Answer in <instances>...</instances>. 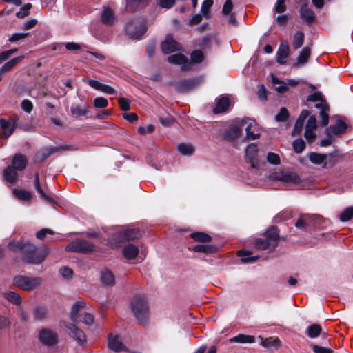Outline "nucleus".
Segmentation results:
<instances>
[{"mask_svg": "<svg viewBox=\"0 0 353 353\" xmlns=\"http://www.w3.org/2000/svg\"><path fill=\"white\" fill-rule=\"evenodd\" d=\"M8 248L14 252L22 253V260L30 264H41L49 253L47 247L43 246L38 249L29 241H10L8 243Z\"/></svg>", "mask_w": 353, "mask_h": 353, "instance_id": "nucleus-1", "label": "nucleus"}, {"mask_svg": "<svg viewBox=\"0 0 353 353\" xmlns=\"http://www.w3.org/2000/svg\"><path fill=\"white\" fill-rule=\"evenodd\" d=\"M279 242V230L276 227L272 226L265 231L263 237L256 239L254 244L255 248L259 250L272 252L275 250Z\"/></svg>", "mask_w": 353, "mask_h": 353, "instance_id": "nucleus-2", "label": "nucleus"}, {"mask_svg": "<svg viewBox=\"0 0 353 353\" xmlns=\"http://www.w3.org/2000/svg\"><path fill=\"white\" fill-rule=\"evenodd\" d=\"M131 308L137 320L141 324H145L150 316L148 303L144 297L135 296L131 301Z\"/></svg>", "mask_w": 353, "mask_h": 353, "instance_id": "nucleus-3", "label": "nucleus"}, {"mask_svg": "<svg viewBox=\"0 0 353 353\" xmlns=\"http://www.w3.org/2000/svg\"><path fill=\"white\" fill-rule=\"evenodd\" d=\"M41 283L42 279L40 277H30L23 275H17L12 279L14 286L28 292L38 288Z\"/></svg>", "mask_w": 353, "mask_h": 353, "instance_id": "nucleus-4", "label": "nucleus"}, {"mask_svg": "<svg viewBox=\"0 0 353 353\" xmlns=\"http://www.w3.org/2000/svg\"><path fill=\"white\" fill-rule=\"evenodd\" d=\"M326 220L317 214H301L295 223V227L307 230L309 228H319Z\"/></svg>", "mask_w": 353, "mask_h": 353, "instance_id": "nucleus-5", "label": "nucleus"}, {"mask_svg": "<svg viewBox=\"0 0 353 353\" xmlns=\"http://www.w3.org/2000/svg\"><path fill=\"white\" fill-rule=\"evenodd\" d=\"M307 101L318 102L315 107L320 110V117L321 118V125H327L329 123V105L322 99V94L320 92L309 95Z\"/></svg>", "mask_w": 353, "mask_h": 353, "instance_id": "nucleus-6", "label": "nucleus"}, {"mask_svg": "<svg viewBox=\"0 0 353 353\" xmlns=\"http://www.w3.org/2000/svg\"><path fill=\"white\" fill-rule=\"evenodd\" d=\"M139 236L138 229H128L115 232L108 241L111 247H117L125 241L134 240Z\"/></svg>", "mask_w": 353, "mask_h": 353, "instance_id": "nucleus-7", "label": "nucleus"}, {"mask_svg": "<svg viewBox=\"0 0 353 353\" xmlns=\"http://www.w3.org/2000/svg\"><path fill=\"white\" fill-rule=\"evenodd\" d=\"M76 150L77 148L75 146L66 144L59 145L55 147H47L41 149L39 152H38L35 157L37 161H43L53 153L59 152L60 151H70Z\"/></svg>", "mask_w": 353, "mask_h": 353, "instance_id": "nucleus-8", "label": "nucleus"}, {"mask_svg": "<svg viewBox=\"0 0 353 353\" xmlns=\"http://www.w3.org/2000/svg\"><path fill=\"white\" fill-rule=\"evenodd\" d=\"M239 125L241 128L246 125L245 132L247 139L254 140L259 138V127L255 120H252L250 118H243L239 119Z\"/></svg>", "mask_w": 353, "mask_h": 353, "instance_id": "nucleus-9", "label": "nucleus"}, {"mask_svg": "<svg viewBox=\"0 0 353 353\" xmlns=\"http://www.w3.org/2000/svg\"><path fill=\"white\" fill-rule=\"evenodd\" d=\"M144 23L138 21L128 22L125 26L126 33L132 38L139 39L145 32Z\"/></svg>", "mask_w": 353, "mask_h": 353, "instance_id": "nucleus-10", "label": "nucleus"}, {"mask_svg": "<svg viewBox=\"0 0 353 353\" xmlns=\"http://www.w3.org/2000/svg\"><path fill=\"white\" fill-rule=\"evenodd\" d=\"M38 336L39 341L47 346H53L58 343L57 333L49 328H42Z\"/></svg>", "mask_w": 353, "mask_h": 353, "instance_id": "nucleus-11", "label": "nucleus"}, {"mask_svg": "<svg viewBox=\"0 0 353 353\" xmlns=\"http://www.w3.org/2000/svg\"><path fill=\"white\" fill-rule=\"evenodd\" d=\"M94 249V245L86 240H77L66 247V250L74 252H90Z\"/></svg>", "mask_w": 353, "mask_h": 353, "instance_id": "nucleus-12", "label": "nucleus"}, {"mask_svg": "<svg viewBox=\"0 0 353 353\" xmlns=\"http://www.w3.org/2000/svg\"><path fill=\"white\" fill-rule=\"evenodd\" d=\"M65 331L73 338L79 345H82L86 341V336L83 330L79 328L73 323L65 324Z\"/></svg>", "mask_w": 353, "mask_h": 353, "instance_id": "nucleus-13", "label": "nucleus"}, {"mask_svg": "<svg viewBox=\"0 0 353 353\" xmlns=\"http://www.w3.org/2000/svg\"><path fill=\"white\" fill-rule=\"evenodd\" d=\"M34 188L39 194L40 198L45 202L52 205L55 203V201L52 194L46 192L41 187L38 173H36L34 175Z\"/></svg>", "mask_w": 353, "mask_h": 353, "instance_id": "nucleus-14", "label": "nucleus"}, {"mask_svg": "<svg viewBox=\"0 0 353 353\" xmlns=\"http://www.w3.org/2000/svg\"><path fill=\"white\" fill-rule=\"evenodd\" d=\"M181 48V45L178 43L171 35H167L161 43V49L165 54H169L180 50Z\"/></svg>", "mask_w": 353, "mask_h": 353, "instance_id": "nucleus-15", "label": "nucleus"}, {"mask_svg": "<svg viewBox=\"0 0 353 353\" xmlns=\"http://www.w3.org/2000/svg\"><path fill=\"white\" fill-rule=\"evenodd\" d=\"M241 132L239 120H236V123L232 124L223 133V138L226 141H232L240 137Z\"/></svg>", "mask_w": 353, "mask_h": 353, "instance_id": "nucleus-16", "label": "nucleus"}, {"mask_svg": "<svg viewBox=\"0 0 353 353\" xmlns=\"http://www.w3.org/2000/svg\"><path fill=\"white\" fill-rule=\"evenodd\" d=\"M274 179L285 183H298L300 181L299 176L294 172L291 171H281L274 174Z\"/></svg>", "mask_w": 353, "mask_h": 353, "instance_id": "nucleus-17", "label": "nucleus"}, {"mask_svg": "<svg viewBox=\"0 0 353 353\" xmlns=\"http://www.w3.org/2000/svg\"><path fill=\"white\" fill-rule=\"evenodd\" d=\"M303 4L300 9L301 18L307 23L310 24L315 20V14L313 10L307 7V0H300Z\"/></svg>", "mask_w": 353, "mask_h": 353, "instance_id": "nucleus-18", "label": "nucleus"}, {"mask_svg": "<svg viewBox=\"0 0 353 353\" xmlns=\"http://www.w3.org/2000/svg\"><path fill=\"white\" fill-rule=\"evenodd\" d=\"M346 129V123L341 120H338L334 125H330L326 129V134L327 137H333L345 133Z\"/></svg>", "mask_w": 353, "mask_h": 353, "instance_id": "nucleus-19", "label": "nucleus"}, {"mask_svg": "<svg viewBox=\"0 0 353 353\" xmlns=\"http://www.w3.org/2000/svg\"><path fill=\"white\" fill-rule=\"evenodd\" d=\"M289 54V46L286 41L281 42L276 54V61L280 64L286 63Z\"/></svg>", "mask_w": 353, "mask_h": 353, "instance_id": "nucleus-20", "label": "nucleus"}, {"mask_svg": "<svg viewBox=\"0 0 353 353\" xmlns=\"http://www.w3.org/2000/svg\"><path fill=\"white\" fill-rule=\"evenodd\" d=\"M18 120V117L15 116L14 117V122L11 125L9 121L3 119H0V126L3 130V133L2 137L7 139L10 137L14 132V129L17 128V121Z\"/></svg>", "mask_w": 353, "mask_h": 353, "instance_id": "nucleus-21", "label": "nucleus"}, {"mask_svg": "<svg viewBox=\"0 0 353 353\" xmlns=\"http://www.w3.org/2000/svg\"><path fill=\"white\" fill-rule=\"evenodd\" d=\"M101 22L106 26H112L117 20L114 11L109 7H104L101 14Z\"/></svg>", "mask_w": 353, "mask_h": 353, "instance_id": "nucleus-22", "label": "nucleus"}, {"mask_svg": "<svg viewBox=\"0 0 353 353\" xmlns=\"http://www.w3.org/2000/svg\"><path fill=\"white\" fill-rule=\"evenodd\" d=\"M257 154L258 149L256 145L254 143L248 145L245 150V159L246 161L251 164L252 168L255 167Z\"/></svg>", "mask_w": 353, "mask_h": 353, "instance_id": "nucleus-23", "label": "nucleus"}, {"mask_svg": "<svg viewBox=\"0 0 353 353\" xmlns=\"http://www.w3.org/2000/svg\"><path fill=\"white\" fill-rule=\"evenodd\" d=\"M108 347L112 351L118 352L128 350L122 342L119 340L118 336H113L112 334H110L108 338Z\"/></svg>", "mask_w": 353, "mask_h": 353, "instance_id": "nucleus-24", "label": "nucleus"}, {"mask_svg": "<svg viewBox=\"0 0 353 353\" xmlns=\"http://www.w3.org/2000/svg\"><path fill=\"white\" fill-rule=\"evenodd\" d=\"M28 163L26 157L21 154H16L12 160V167L18 171L23 170Z\"/></svg>", "mask_w": 353, "mask_h": 353, "instance_id": "nucleus-25", "label": "nucleus"}, {"mask_svg": "<svg viewBox=\"0 0 353 353\" xmlns=\"http://www.w3.org/2000/svg\"><path fill=\"white\" fill-rule=\"evenodd\" d=\"M230 105V101L228 96H223L220 97L216 103V107L213 111L215 114L225 112Z\"/></svg>", "mask_w": 353, "mask_h": 353, "instance_id": "nucleus-26", "label": "nucleus"}, {"mask_svg": "<svg viewBox=\"0 0 353 353\" xmlns=\"http://www.w3.org/2000/svg\"><path fill=\"white\" fill-rule=\"evenodd\" d=\"M17 171V170L11 165L6 168L3 172V176L4 180L12 184L14 183L18 178V174Z\"/></svg>", "mask_w": 353, "mask_h": 353, "instance_id": "nucleus-27", "label": "nucleus"}, {"mask_svg": "<svg viewBox=\"0 0 353 353\" xmlns=\"http://www.w3.org/2000/svg\"><path fill=\"white\" fill-rule=\"evenodd\" d=\"M101 281L103 285L112 286L115 283V277L112 272L105 269L101 272Z\"/></svg>", "mask_w": 353, "mask_h": 353, "instance_id": "nucleus-28", "label": "nucleus"}, {"mask_svg": "<svg viewBox=\"0 0 353 353\" xmlns=\"http://www.w3.org/2000/svg\"><path fill=\"white\" fill-rule=\"evenodd\" d=\"M307 157L311 163L316 165H320L322 168H324V165L326 164L324 162L325 154L311 152L308 153Z\"/></svg>", "mask_w": 353, "mask_h": 353, "instance_id": "nucleus-29", "label": "nucleus"}, {"mask_svg": "<svg viewBox=\"0 0 353 353\" xmlns=\"http://www.w3.org/2000/svg\"><path fill=\"white\" fill-rule=\"evenodd\" d=\"M85 307V303L80 299L77 301L72 306L70 312V319L72 321H77L79 316V312Z\"/></svg>", "mask_w": 353, "mask_h": 353, "instance_id": "nucleus-30", "label": "nucleus"}, {"mask_svg": "<svg viewBox=\"0 0 353 353\" xmlns=\"http://www.w3.org/2000/svg\"><path fill=\"white\" fill-rule=\"evenodd\" d=\"M217 248L214 245L199 244L192 247V250L195 252H201L205 254H213L217 252Z\"/></svg>", "mask_w": 353, "mask_h": 353, "instance_id": "nucleus-31", "label": "nucleus"}, {"mask_svg": "<svg viewBox=\"0 0 353 353\" xmlns=\"http://www.w3.org/2000/svg\"><path fill=\"white\" fill-rule=\"evenodd\" d=\"M34 320L41 321L46 319L48 316V310L46 307L38 306L32 311Z\"/></svg>", "mask_w": 353, "mask_h": 353, "instance_id": "nucleus-32", "label": "nucleus"}, {"mask_svg": "<svg viewBox=\"0 0 353 353\" xmlns=\"http://www.w3.org/2000/svg\"><path fill=\"white\" fill-rule=\"evenodd\" d=\"M138 252V248L132 244H128V245L125 246L123 249V256L127 259H134L137 256Z\"/></svg>", "mask_w": 353, "mask_h": 353, "instance_id": "nucleus-33", "label": "nucleus"}, {"mask_svg": "<svg viewBox=\"0 0 353 353\" xmlns=\"http://www.w3.org/2000/svg\"><path fill=\"white\" fill-rule=\"evenodd\" d=\"M168 61L172 64L185 65L189 64L188 58L180 53L170 55L168 57Z\"/></svg>", "mask_w": 353, "mask_h": 353, "instance_id": "nucleus-34", "label": "nucleus"}, {"mask_svg": "<svg viewBox=\"0 0 353 353\" xmlns=\"http://www.w3.org/2000/svg\"><path fill=\"white\" fill-rule=\"evenodd\" d=\"M259 338L261 341V345L264 347H269L271 346L279 347L281 345V341L278 337H269L263 339L259 336Z\"/></svg>", "mask_w": 353, "mask_h": 353, "instance_id": "nucleus-35", "label": "nucleus"}, {"mask_svg": "<svg viewBox=\"0 0 353 353\" xmlns=\"http://www.w3.org/2000/svg\"><path fill=\"white\" fill-rule=\"evenodd\" d=\"M232 343H254L255 339L253 336L240 334L230 339Z\"/></svg>", "mask_w": 353, "mask_h": 353, "instance_id": "nucleus-36", "label": "nucleus"}, {"mask_svg": "<svg viewBox=\"0 0 353 353\" xmlns=\"http://www.w3.org/2000/svg\"><path fill=\"white\" fill-rule=\"evenodd\" d=\"M202 78H193L185 79L181 82V88H193L194 87L199 86L201 85V82L202 81Z\"/></svg>", "mask_w": 353, "mask_h": 353, "instance_id": "nucleus-37", "label": "nucleus"}, {"mask_svg": "<svg viewBox=\"0 0 353 353\" xmlns=\"http://www.w3.org/2000/svg\"><path fill=\"white\" fill-rule=\"evenodd\" d=\"M178 151L183 155L190 156L194 152V148L190 143H179L177 146Z\"/></svg>", "mask_w": 353, "mask_h": 353, "instance_id": "nucleus-38", "label": "nucleus"}, {"mask_svg": "<svg viewBox=\"0 0 353 353\" xmlns=\"http://www.w3.org/2000/svg\"><path fill=\"white\" fill-rule=\"evenodd\" d=\"M310 54L311 52L310 48L304 47L297 57V63L303 65L307 63L310 57Z\"/></svg>", "mask_w": 353, "mask_h": 353, "instance_id": "nucleus-39", "label": "nucleus"}, {"mask_svg": "<svg viewBox=\"0 0 353 353\" xmlns=\"http://www.w3.org/2000/svg\"><path fill=\"white\" fill-rule=\"evenodd\" d=\"M191 237L197 242L208 243L212 241V237L206 233L196 232L191 234Z\"/></svg>", "mask_w": 353, "mask_h": 353, "instance_id": "nucleus-40", "label": "nucleus"}, {"mask_svg": "<svg viewBox=\"0 0 353 353\" xmlns=\"http://www.w3.org/2000/svg\"><path fill=\"white\" fill-rule=\"evenodd\" d=\"M3 296L9 302H10L11 303H13L14 305H18L21 303V296H19V294H18L16 292H14L12 291L6 292V293H4Z\"/></svg>", "mask_w": 353, "mask_h": 353, "instance_id": "nucleus-41", "label": "nucleus"}, {"mask_svg": "<svg viewBox=\"0 0 353 353\" xmlns=\"http://www.w3.org/2000/svg\"><path fill=\"white\" fill-rule=\"evenodd\" d=\"M296 85L308 86V88H316V86L313 84L305 85L303 83V82L300 83L299 81L295 79H286V81L283 82V85H280L279 87H276V88H285L286 86L294 87Z\"/></svg>", "mask_w": 353, "mask_h": 353, "instance_id": "nucleus-42", "label": "nucleus"}, {"mask_svg": "<svg viewBox=\"0 0 353 353\" xmlns=\"http://www.w3.org/2000/svg\"><path fill=\"white\" fill-rule=\"evenodd\" d=\"M94 316L90 313L85 312L83 314H79L78 316V320L77 321H74V323L82 322L83 323L87 325H91L94 323Z\"/></svg>", "mask_w": 353, "mask_h": 353, "instance_id": "nucleus-43", "label": "nucleus"}, {"mask_svg": "<svg viewBox=\"0 0 353 353\" xmlns=\"http://www.w3.org/2000/svg\"><path fill=\"white\" fill-rule=\"evenodd\" d=\"M14 194L18 199L21 201H28L32 198V194L30 191L25 190H14Z\"/></svg>", "mask_w": 353, "mask_h": 353, "instance_id": "nucleus-44", "label": "nucleus"}, {"mask_svg": "<svg viewBox=\"0 0 353 353\" xmlns=\"http://www.w3.org/2000/svg\"><path fill=\"white\" fill-rule=\"evenodd\" d=\"M321 326L319 324H313L310 325L307 329V334L310 338L317 337L321 332Z\"/></svg>", "mask_w": 353, "mask_h": 353, "instance_id": "nucleus-45", "label": "nucleus"}, {"mask_svg": "<svg viewBox=\"0 0 353 353\" xmlns=\"http://www.w3.org/2000/svg\"><path fill=\"white\" fill-rule=\"evenodd\" d=\"M304 41V34L301 31H297L294 34L292 46L295 49H299L301 47Z\"/></svg>", "mask_w": 353, "mask_h": 353, "instance_id": "nucleus-46", "label": "nucleus"}, {"mask_svg": "<svg viewBox=\"0 0 353 353\" xmlns=\"http://www.w3.org/2000/svg\"><path fill=\"white\" fill-rule=\"evenodd\" d=\"M23 58V56L18 57L17 58L12 59V60L6 63L0 69L1 73H6L9 71L15 64H17L19 61H21Z\"/></svg>", "mask_w": 353, "mask_h": 353, "instance_id": "nucleus-47", "label": "nucleus"}, {"mask_svg": "<svg viewBox=\"0 0 353 353\" xmlns=\"http://www.w3.org/2000/svg\"><path fill=\"white\" fill-rule=\"evenodd\" d=\"M83 81L86 83L88 85L92 88H112L111 86L103 84L98 81L90 79H83Z\"/></svg>", "mask_w": 353, "mask_h": 353, "instance_id": "nucleus-48", "label": "nucleus"}, {"mask_svg": "<svg viewBox=\"0 0 353 353\" xmlns=\"http://www.w3.org/2000/svg\"><path fill=\"white\" fill-rule=\"evenodd\" d=\"M213 5V1L212 0H205L201 6V12L203 15L208 19L211 17L210 9Z\"/></svg>", "mask_w": 353, "mask_h": 353, "instance_id": "nucleus-49", "label": "nucleus"}, {"mask_svg": "<svg viewBox=\"0 0 353 353\" xmlns=\"http://www.w3.org/2000/svg\"><path fill=\"white\" fill-rule=\"evenodd\" d=\"M353 217V207L349 206L346 208L343 212L339 215V219L345 222L350 221Z\"/></svg>", "mask_w": 353, "mask_h": 353, "instance_id": "nucleus-50", "label": "nucleus"}, {"mask_svg": "<svg viewBox=\"0 0 353 353\" xmlns=\"http://www.w3.org/2000/svg\"><path fill=\"white\" fill-rule=\"evenodd\" d=\"M71 113L76 117H83L88 113V110L85 107L81 108L75 105L71 107Z\"/></svg>", "mask_w": 353, "mask_h": 353, "instance_id": "nucleus-51", "label": "nucleus"}, {"mask_svg": "<svg viewBox=\"0 0 353 353\" xmlns=\"http://www.w3.org/2000/svg\"><path fill=\"white\" fill-rule=\"evenodd\" d=\"M293 149L297 154L301 153L305 148V143L303 139H297L292 143Z\"/></svg>", "mask_w": 353, "mask_h": 353, "instance_id": "nucleus-52", "label": "nucleus"}, {"mask_svg": "<svg viewBox=\"0 0 353 353\" xmlns=\"http://www.w3.org/2000/svg\"><path fill=\"white\" fill-rule=\"evenodd\" d=\"M324 162L326 163L324 165V168H332L337 163V157L336 156L332 154H325V158Z\"/></svg>", "mask_w": 353, "mask_h": 353, "instance_id": "nucleus-53", "label": "nucleus"}, {"mask_svg": "<svg viewBox=\"0 0 353 353\" xmlns=\"http://www.w3.org/2000/svg\"><path fill=\"white\" fill-rule=\"evenodd\" d=\"M191 61L194 63H199L203 59V54L201 50H194L191 53Z\"/></svg>", "mask_w": 353, "mask_h": 353, "instance_id": "nucleus-54", "label": "nucleus"}, {"mask_svg": "<svg viewBox=\"0 0 353 353\" xmlns=\"http://www.w3.org/2000/svg\"><path fill=\"white\" fill-rule=\"evenodd\" d=\"M32 6L30 3H27L21 8L19 12L16 13L18 18H24L30 14V10Z\"/></svg>", "mask_w": 353, "mask_h": 353, "instance_id": "nucleus-55", "label": "nucleus"}, {"mask_svg": "<svg viewBox=\"0 0 353 353\" xmlns=\"http://www.w3.org/2000/svg\"><path fill=\"white\" fill-rule=\"evenodd\" d=\"M94 106L96 108H105L108 105V101L103 97H97L93 101Z\"/></svg>", "mask_w": 353, "mask_h": 353, "instance_id": "nucleus-56", "label": "nucleus"}, {"mask_svg": "<svg viewBox=\"0 0 353 353\" xmlns=\"http://www.w3.org/2000/svg\"><path fill=\"white\" fill-rule=\"evenodd\" d=\"M288 111L285 108H282L275 117L276 121H285L288 118Z\"/></svg>", "mask_w": 353, "mask_h": 353, "instance_id": "nucleus-57", "label": "nucleus"}, {"mask_svg": "<svg viewBox=\"0 0 353 353\" xmlns=\"http://www.w3.org/2000/svg\"><path fill=\"white\" fill-rule=\"evenodd\" d=\"M285 0H277L274 5V12L277 13H283L285 11L286 6Z\"/></svg>", "mask_w": 353, "mask_h": 353, "instance_id": "nucleus-58", "label": "nucleus"}, {"mask_svg": "<svg viewBox=\"0 0 353 353\" xmlns=\"http://www.w3.org/2000/svg\"><path fill=\"white\" fill-rule=\"evenodd\" d=\"M233 6L232 0H226L222 8L223 14L226 16L231 14Z\"/></svg>", "mask_w": 353, "mask_h": 353, "instance_id": "nucleus-59", "label": "nucleus"}, {"mask_svg": "<svg viewBox=\"0 0 353 353\" xmlns=\"http://www.w3.org/2000/svg\"><path fill=\"white\" fill-rule=\"evenodd\" d=\"M59 273L60 274L65 278V279H70L72 277L73 272L72 269L68 268V267H62L59 269Z\"/></svg>", "mask_w": 353, "mask_h": 353, "instance_id": "nucleus-60", "label": "nucleus"}, {"mask_svg": "<svg viewBox=\"0 0 353 353\" xmlns=\"http://www.w3.org/2000/svg\"><path fill=\"white\" fill-rule=\"evenodd\" d=\"M312 350L314 353H333L331 348L321 347L317 345H312Z\"/></svg>", "mask_w": 353, "mask_h": 353, "instance_id": "nucleus-61", "label": "nucleus"}, {"mask_svg": "<svg viewBox=\"0 0 353 353\" xmlns=\"http://www.w3.org/2000/svg\"><path fill=\"white\" fill-rule=\"evenodd\" d=\"M267 159L269 163L274 165H277L280 163V158L279 155L273 152H269L268 154Z\"/></svg>", "mask_w": 353, "mask_h": 353, "instance_id": "nucleus-62", "label": "nucleus"}, {"mask_svg": "<svg viewBox=\"0 0 353 353\" xmlns=\"http://www.w3.org/2000/svg\"><path fill=\"white\" fill-rule=\"evenodd\" d=\"M17 50V48H14L0 53V64L7 60Z\"/></svg>", "mask_w": 353, "mask_h": 353, "instance_id": "nucleus-63", "label": "nucleus"}, {"mask_svg": "<svg viewBox=\"0 0 353 353\" xmlns=\"http://www.w3.org/2000/svg\"><path fill=\"white\" fill-rule=\"evenodd\" d=\"M119 103L121 109L123 111H127L130 110V100L126 98H120L119 99Z\"/></svg>", "mask_w": 353, "mask_h": 353, "instance_id": "nucleus-64", "label": "nucleus"}]
</instances>
